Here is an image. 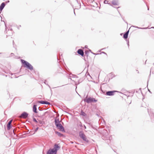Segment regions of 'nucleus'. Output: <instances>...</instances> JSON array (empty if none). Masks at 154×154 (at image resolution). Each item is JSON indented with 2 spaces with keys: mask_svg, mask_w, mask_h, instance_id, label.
I'll list each match as a JSON object with an SVG mask.
<instances>
[{
  "mask_svg": "<svg viewBox=\"0 0 154 154\" xmlns=\"http://www.w3.org/2000/svg\"><path fill=\"white\" fill-rule=\"evenodd\" d=\"M60 147L58 145L55 144L54 147L52 149H49L47 152V154H56L57 151L60 148Z\"/></svg>",
  "mask_w": 154,
  "mask_h": 154,
  "instance_id": "1",
  "label": "nucleus"
},
{
  "mask_svg": "<svg viewBox=\"0 0 154 154\" xmlns=\"http://www.w3.org/2000/svg\"><path fill=\"white\" fill-rule=\"evenodd\" d=\"M21 62L22 63L23 65V67H26L31 70L33 69V66L28 62L22 59H21Z\"/></svg>",
  "mask_w": 154,
  "mask_h": 154,
  "instance_id": "2",
  "label": "nucleus"
},
{
  "mask_svg": "<svg viewBox=\"0 0 154 154\" xmlns=\"http://www.w3.org/2000/svg\"><path fill=\"white\" fill-rule=\"evenodd\" d=\"M102 138L104 140H108L110 138L108 131L107 130L104 129L102 131Z\"/></svg>",
  "mask_w": 154,
  "mask_h": 154,
  "instance_id": "3",
  "label": "nucleus"
},
{
  "mask_svg": "<svg viewBox=\"0 0 154 154\" xmlns=\"http://www.w3.org/2000/svg\"><path fill=\"white\" fill-rule=\"evenodd\" d=\"M79 137L87 143H88L89 140L87 139L86 136L84 134V132L82 131H80L79 133Z\"/></svg>",
  "mask_w": 154,
  "mask_h": 154,
  "instance_id": "4",
  "label": "nucleus"
},
{
  "mask_svg": "<svg viewBox=\"0 0 154 154\" xmlns=\"http://www.w3.org/2000/svg\"><path fill=\"white\" fill-rule=\"evenodd\" d=\"M57 72L64 74H66V73L63 67L61 65V64H60V65H59V68L58 69Z\"/></svg>",
  "mask_w": 154,
  "mask_h": 154,
  "instance_id": "5",
  "label": "nucleus"
},
{
  "mask_svg": "<svg viewBox=\"0 0 154 154\" xmlns=\"http://www.w3.org/2000/svg\"><path fill=\"white\" fill-rule=\"evenodd\" d=\"M84 101L85 102L89 103L94 102H96L97 100H96L94 98L88 97L84 100Z\"/></svg>",
  "mask_w": 154,
  "mask_h": 154,
  "instance_id": "6",
  "label": "nucleus"
},
{
  "mask_svg": "<svg viewBox=\"0 0 154 154\" xmlns=\"http://www.w3.org/2000/svg\"><path fill=\"white\" fill-rule=\"evenodd\" d=\"M148 111L149 113V115L150 117L151 120L153 119L154 118V115L153 114V109H148Z\"/></svg>",
  "mask_w": 154,
  "mask_h": 154,
  "instance_id": "7",
  "label": "nucleus"
},
{
  "mask_svg": "<svg viewBox=\"0 0 154 154\" xmlns=\"http://www.w3.org/2000/svg\"><path fill=\"white\" fill-rule=\"evenodd\" d=\"M57 129H59L60 131L63 132H65V130L64 127L60 124L58 125L57 126H56Z\"/></svg>",
  "mask_w": 154,
  "mask_h": 154,
  "instance_id": "8",
  "label": "nucleus"
},
{
  "mask_svg": "<svg viewBox=\"0 0 154 154\" xmlns=\"http://www.w3.org/2000/svg\"><path fill=\"white\" fill-rule=\"evenodd\" d=\"M28 114L26 112H23L20 116V118L26 119L27 117Z\"/></svg>",
  "mask_w": 154,
  "mask_h": 154,
  "instance_id": "9",
  "label": "nucleus"
},
{
  "mask_svg": "<svg viewBox=\"0 0 154 154\" xmlns=\"http://www.w3.org/2000/svg\"><path fill=\"white\" fill-rule=\"evenodd\" d=\"M117 91H108L106 92V95L108 96H113L114 95V93Z\"/></svg>",
  "mask_w": 154,
  "mask_h": 154,
  "instance_id": "10",
  "label": "nucleus"
},
{
  "mask_svg": "<svg viewBox=\"0 0 154 154\" xmlns=\"http://www.w3.org/2000/svg\"><path fill=\"white\" fill-rule=\"evenodd\" d=\"M38 102L42 104H47V105H50V103L48 102L47 101H43V100H41V101H38Z\"/></svg>",
  "mask_w": 154,
  "mask_h": 154,
  "instance_id": "11",
  "label": "nucleus"
},
{
  "mask_svg": "<svg viewBox=\"0 0 154 154\" xmlns=\"http://www.w3.org/2000/svg\"><path fill=\"white\" fill-rule=\"evenodd\" d=\"M77 53L79 55L83 56L84 54V53L83 50L81 49H79L77 51Z\"/></svg>",
  "mask_w": 154,
  "mask_h": 154,
  "instance_id": "12",
  "label": "nucleus"
},
{
  "mask_svg": "<svg viewBox=\"0 0 154 154\" xmlns=\"http://www.w3.org/2000/svg\"><path fill=\"white\" fill-rule=\"evenodd\" d=\"M12 120H11L8 123L7 125V128L8 130H9L11 128V123L12 122Z\"/></svg>",
  "mask_w": 154,
  "mask_h": 154,
  "instance_id": "13",
  "label": "nucleus"
},
{
  "mask_svg": "<svg viewBox=\"0 0 154 154\" xmlns=\"http://www.w3.org/2000/svg\"><path fill=\"white\" fill-rule=\"evenodd\" d=\"M5 6V4L4 2L2 3L0 6V11L1 12L2 11L4 8Z\"/></svg>",
  "mask_w": 154,
  "mask_h": 154,
  "instance_id": "14",
  "label": "nucleus"
},
{
  "mask_svg": "<svg viewBox=\"0 0 154 154\" xmlns=\"http://www.w3.org/2000/svg\"><path fill=\"white\" fill-rule=\"evenodd\" d=\"M55 125L56 126H57L58 125L60 124V122L59 121V119H55L54 120Z\"/></svg>",
  "mask_w": 154,
  "mask_h": 154,
  "instance_id": "15",
  "label": "nucleus"
},
{
  "mask_svg": "<svg viewBox=\"0 0 154 154\" xmlns=\"http://www.w3.org/2000/svg\"><path fill=\"white\" fill-rule=\"evenodd\" d=\"M112 3L114 5H119V2L118 0H113L112 1Z\"/></svg>",
  "mask_w": 154,
  "mask_h": 154,
  "instance_id": "16",
  "label": "nucleus"
},
{
  "mask_svg": "<svg viewBox=\"0 0 154 154\" xmlns=\"http://www.w3.org/2000/svg\"><path fill=\"white\" fill-rule=\"evenodd\" d=\"M129 32V30L126 32L124 34L123 37L125 39H127L128 38V33Z\"/></svg>",
  "mask_w": 154,
  "mask_h": 154,
  "instance_id": "17",
  "label": "nucleus"
},
{
  "mask_svg": "<svg viewBox=\"0 0 154 154\" xmlns=\"http://www.w3.org/2000/svg\"><path fill=\"white\" fill-rule=\"evenodd\" d=\"M37 105L35 104L33 105V112L35 113H37Z\"/></svg>",
  "mask_w": 154,
  "mask_h": 154,
  "instance_id": "18",
  "label": "nucleus"
},
{
  "mask_svg": "<svg viewBox=\"0 0 154 154\" xmlns=\"http://www.w3.org/2000/svg\"><path fill=\"white\" fill-rule=\"evenodd\" d=\"M38 123L39 124H38V126H41L42 125H43L44 123V121L40 120H38Z\"/></svg>",
  "mask_w": 154,
  "mask_h": 154,
  "instance_id": "19",
  "label": "nucleus"
},
{
  "mask_svg": "<svg viewBox=\"0 0 154 154\" xmlns=\"http://www.w3.org/2000/svg\"><path fill=\"white\" fill-rule=\"evenodd\" d=\"M55 133L56 134H57L59 137H62L63 136V135L62 134L58 131H56L55 132Z\"/></svg>",
  "mask_w": 154,
  "mask_h": 154,
  "instance_id": "20",
  "label": "nucleus"
},
{
  "mask_svg": "<svg viewBox=\"0 0 154 154\" xmlns=\"http://www.w3.org/2000/svg\"><path fill=\"white\" fill-rule=\"evenodd\" d=\"M81 115L83 116H86V114L82 110L81 112Z\"/></svg>",
  "mask_w": 154,
  "mask_h": 154,
  "instance_id": "21",
  "label": "nucleus"
},
{
  "mask_svg": "<svg viewBox=\"0 0 154 154\" xmlns=\"http://www.w3.org/2000/svg\"><path fill=\"white\" fill-rule=\"evenodd\" d=\"M135 27L136 28H139V29H148V27H146V28H140V27H138L137 26H136Z\"/></svg>",
  "mask_w": 154,
  "mask_h": 154,
  "instance_id": "22",
  "label": "nucleus"
},
{
  "mask_svg": "<svg viewBox=\"0 0 154 154\" xmlns=\"http://www.w3.org/2000/svg\"><path fill=\"white\" fill-rule=\"evenodd\" d=\"M107 140V143L109 144L110 142V137L108 139V140Z\"/></svg>",
  "mask_w": 154,
  "mask_h": 154,
  "instance_id": "23",
  "label": "nucleus"
},
{
  "mask_svg": "<svg viewBox=\"0 0 154 154\" xmlns=\"http://www.w3.org/2000/svg\"><path fill=\"white\" fill-rule=\"evenodd\" d=\"M38 127H37L35 129V131H34V133H33V134H34L35 132H36L38 130Z\"/></svg>",
  "mask_w": 154,
  "mask_h": 154,
  "instance_id": "24",
  "label": "nucleus"
},
{
  "mask_svg": "<svg viewBox=\"0 0 154 154\" xmlns=\"http://www.w3.org/2000/svg\"><path fill=\"white\" fill-rule=\"evenodd\" d=\"M33 121L34 122H36V123H38V121H37L36 120V119L35 118H33Z\"/></svg>",
  "mask_w": 154,
  "mask_h": 154,
  "instance_id": "25",
  "label": "nucleus"
},
{
  "mask_svg": "<svg viewBox=\"0 0 154 154\" xmlns=\"http://www.w3.org/2000/svg\"><path fill=\"white\" fill-rule=\"evenodd\" d=\"M153 69L152 68H151L150 70V73H151V72H152V73H153Z\"/></svg>",
  "mask_w": 154,
  "mask_h": 154,
  "instance_id": "26",
  "label": "nucleus"
},
{
  "mask_svg": "<svg viewBox=\"0 0 154 154\" xmlns=\"http://www.w3.org/2000/svg\"><path fill=\"white\" fill-rule=\"evenodd\" d=\"M44 82L45 84L47 85L50 88H51V87H50V86L48 84H46V80H45V81Z\"/></svg>",
  "mask_w": 154,
  "mask_h": 154,
  "instance_id": "27",
  "label": "nucleus"
},
{
  "mask_svg": "<svg viewBox=\"0 0 154 154\" xmlns=\"http://www.w3.org/2000/svg\"><path fill=\"white\" fill-rule=\"evenodd\" d=\"M14 56V54L13 53H11L10 54V57H12Z\"/></svg>",
  "mask_w": 154,
  "mask_h": 154,
  "instance_id": "28",
  "label": "nucleus"
},
{
  "mask_svg": "<svg viewBox=\"0 0 154 154\" xmlns=\"http://www.w3.org/2000/svg\"><path fill=\"white\" fill-rule=\"evenodd\" d=\"M85 54H88V51H85Z\"/></svg>",
  "mask_w": 154,
  "mask_h": 154,
  "instance_id": "29",
  "label": "nucleus"
},
{
  "mask_svg": "<svg viewBox=\"0 0 154 154\" xmlns=\"http://www.w3.org/2000/svg\"><path fill=\"white\" fill-rule=\"evenodd\" d=\"M89 51L90 52H91L93 54H94V55H96V54H95V53H93V52L91 51V50L89 49Z\"/></svg>",
  "mask_w": 154,
  "mask_h": 154,
  "instance_id": "30",
  "label": "nucleus"
},
{
  "mask_svg": "<svg viewBox=\"0 0 154 154\" xmlns=\"http://www.w3.org/2000/svg\"><path fill=\"white\" fill-rule=\"evenodd\" d=\"M13 132L14 135L16 134L15 132L14 131V129L13 130Z\"/></svg>",
  "mask_w": 154,
  "mask_h": 154,
  "instance_id": "31",
  "label": "nucleus"
},
{
  "mask_svg": "<svg viewBox=\"0 0 154 154\" xmlns=\"http://www.w3.org/2000/svg\"><path fill=\"white\" fill-rule=\"evenodd\" d=\"M8 32H12V29H11L10 30H8ZM12 34V32H11V34Z\"/></svg>",
  "mask_w": 154,
  "mask_h": 154,
  "instance_id": "32",
  "label": "nucleus"
},
{
  "mask_svg": "<svg viewBox=\"0 0 154 154\" xmlns=\"http://www.w3.org/2000/svg\"><path fill=\"white\" fill-rule=\"evenodd\" d=\"M127 44L128 45V46H129V41H128L127 42Z\"/></svg>",
  "mask_w": 154,
  "mask_h": 154,
  "instance_id": "33",
  "label": "nucleus"
},
{
  "mask_svg": "<svg viewBox=\"0 0 154 154\" xmlns=\"http://www.w3.org/2000/svg\"><path fill=\"white\" fill-rule=\"evenodd\" d=\"M107 2H108V1H106H106H104V3H107Z\"/></svg>",
  "mask_w": 154,
  "mask_h": 154,
  "instance_id": "34",
  "label": "nucleus"
},
{
  "mask_svg": "<svg viewBox=\"0 0 154 154\" xmlns=\"http://www.w3.org/2000/svg\"><path fill=\"white\" fill-rule=\"evenodd\" d=\"M85 48H88V46L87 45H85Z\"/></svg>",
  "mask_w": 154,
  "mask_h": 154,
  "instance_id": "35",
  "label": "nucleus"
},
{
  "mask_svg": "<svg viewBox=\"0 0 154 154\" xmlns=\"http://www.w3.org/2000/svg\"><path fill=\"white\" fill-rule=\"evenodd\" d=\"M107 4L111 6H112L110 3H107Z\"/></svg>",
  "mask_w": 154,
  "mask_h": 154,
  "instance_id": "36",
  "label": "nucleus"
},
{
  "mask_svg": "<svg viewBox=\"0 0 154 154\" xmlns=\"http://www.w3.org/2000/svg\"><path fill=\"white\" fill-rule=\"evenodd\" d=\"M102 53L103 54H106L104 52H102Z\"/></svg>",
  "mask_w": 154,
  "mask_h": 154,
  "instance_id": "37",
  "label": "nucleus"
},
{
  "mask_svg": "<svg viewBox=\"0 0 154 154\" xmlns=\"http://www.w3.org/2000/svg\"><path fill=\"white\" fill-rule=\"evenodd\" d=\"M9 0H8L6 1V3H9Z\"/></svg>",
  "mask_w": 154,
  "mask_h": 154,
  "instance_id": "38",
  "label": "nucleus"
},
{
  "mask_svg": "<svg viewBox=\"0 0 154 154\" xmlns=\"http://www.w3.org/2000/svg\"><path fill=\"white\" fill-rule=\"evenodd\" d=\"M21 27V25H20V26H18V28L19 29V27Z\"/></svg>",
  "mask_w": 154,
  "mask_h": 154,
  "instance_id": "39",
  "label": "nucleus"
},
{
  "mask_svg": "<svg viewBox=\"0 0 154 154\" xmlns=\"http://www.w3.org/2000/svg\"><path fill=\"white\" fill-rule=\"evenodd\" d=\"M29 131V130L28 129H27V131H26V132H28Z\"/></svg>",
  "mask_w": 154,
  "mask_h": 154,
  "instance_id": "40",
  "label": "nucleus"
},
{
  "mask_svg": "<svg viewBox=\"0 0 154 154\" xmlns=\"http://www.w3.org/2000/svg\"><path fill=\"white\" fill-rule=\"evenodd\" d=\"M84 127L85 128H86V126H85V125H84Z\"/></svg>",
  "mask_w": 154,
  "mask_h": 154,
  "instance_id": "41",
  "label": "nucleus"
},
{
  "mask_svg": "<svg viewBox=\"0 0 154 154\" xmlns=\"http://www.w3.org/2000/svg\"><path fill=\"white\" fill-rule=\"evenodd\" d=\"M29 133H31V134H33V133L32 134V133H31V131H30V132H29Z\"/></svg>",
  "mask_w": 154,
  "mask_h": 154,
  "instance_id": "42",
  "label": "nucleus"
},
{
  "mask_svg": "<svg viewBox=\"0 0 154 154\" xmlns=\"http://www.w3.org/2000/svg\"><path fill=\"white\" fill-rule=\"evenodd\" d=\"M74 14L75 15V11H74Z\"/></svg>",
  "mask_w": 154,
  "mask_h": 154,
  "instance_id": "43",
  "label": "nucleus"
},
{
  "mask_svg": "<svg viewBox=\"0 0 154 154\" xmlns=\"http://www.w3.org/2000/svg\"><path fill=\"white\" fill-rule=\"evenodd\" d=\"M64 85H62V86H59V87H61V86H64Z\"/></svg>",
  "mask_w": 154,
  "mask_h": 154,
  "instance_id": "44",
  "label": "nucleus"
},
{
  "mask_svg": "<svg viewBox=\"0 0 154 154\" xmlns=\"http://www.w3.org/2000/svg\"><path fill=\"white\" fill-rule=\"evenodd\" d=\"M151 28H154V27H152Z\"/></svg>",
  "mask_w": 154,
  "mask_h": 154,
  "instance_id": "45",
  "label": "nucleus"
},
{
  "mask_svg": "<svg viewBox=\"0 0 154 154\" xmlns=\"http://www.w3.org/2000/svg\"><path fill=\"white\" fill-rule=\"evenodd\" d=\"M104 48H103V49H101V50H103V49H104Z\"/></svg>",
  "mask_w": 154,
  "mask_h": 154,
  "instance_id": "46",
  "label": "nucleus"
},
{
  "mask_svg": "<svg viewBox=\"0 0 154 154\" xmlns=\"http://www.w3.org/2000/svg\"><path fill=\"white\" fill-rule=\"evenodd\" d=\"M57 60H58V61L59 60H58V58H57Z\"/></svg>",
  "mask_w": 154,
  "mask_h": 154,
  "instance_id": "47",
  "label": "nucleus"
},
{
  "mask_svg": "<svg viewBox=\"0 0 154 154\" xmlns=\"http://www.w3.org/2000/svg\"><path fill=\"white\" fill-rule=\"evenodd\" d=\"M69 78L71 80H72L71 78Z\"/></svg>",
  "mask_w": 154,
  "mask_h": 154,
  "instance_id": "48",
  "label": "nucleus"
},
{
  "mask_svg": "<svg viewBox=\"0 0 154 154\" xmlns=\"http://www.w3.org/2000/svg\"><path fill=\"white\" fill-rule=\"evenodd\" d=\"M149 92H151L150 91H149Z\"/></svg>",
  "mask_w": 154,
  "mask_h": 154,
  "instance_id": "49",
  "label": "nucleus"
},
{
  "mask_svg": "<svg viewBox=\"0 0 154 154\" xmlns=\"http://www.w3.org/2000/svg\"><path fill=\"white\" fill-rule=\"evenodd\" d=\"M0 17L2 18V17H1V16L0 15Z\"/></svg>",
  "mask_w": 154,
  "mask_h": 154,
  "instance_id": "50",
  "label": "nucleus"
},
{
  "mask_svg": "<svg viewBox=\"0 0 154 154\" xmlns=\"http://www.w3.org/2000/svg\"><path fill=\"white\" fill-rule=\"evenodd\" d=\"M122 34H121V35H122Z\"/></svg>",
  "mask_w": 154,
  "mask_h": 154,
  "instance_id": "51",
  "label": "nucleus"
},
{
  "mask_svg": "<svg viewBox=\"0 0 154 154\" xmlns=\"http://www.w3.org/2000/svg\"><path fill=\"white\" fill-rule=\"evenodd\" d=\"M146 61L145 63H146Z\"/></svg>",
  "mask_w": 154,
  "mask_h": 154,
  "instance_id": "52",
  "label": "nucleus"
}]
</instances>
